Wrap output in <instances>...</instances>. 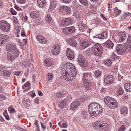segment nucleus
Returning <instances> with one entry per match:
<instances>
[{"label":"nucleus","mask_w":131,"mask_h":131,"mask_svg":"<svg viewBox=\"0 0 131 131\" xmlns=\"http://www.w3.org/2000/svg\"><path fill=\"white\" fill-rule=\"evenodd\" d=\"M79 1L80 3L84 6L87 5L88 3L87 0H79Z\"/></svg>","instance_id":"41"},{"label":"nucleus","mask_w":131,"mask_h":131,"mask_svg":"<svg viewBox=\"0 0 131 131\" xmlns=\"http://www.w3.org/2000/svg\"><path fill=\"white\" fill-rule=\"evenodd\" d=\"M121 112L122 114H126L127 112V108L126 106H123L121 107Z\"/></svg>","instance_id":"32"},{"label":"nucleus","mask_w":131,"mask_h":131,"mask_svg":"<svg viewBox=\"0 0 131 131\" xmlns=\"http://www.w3.org/2000/svg\"><path fill=\"white\" fill-rule=\"evenodd\" d=\"M73 15L76 17L77 19H79L80 18V15L77 10H74L73 11Z\"/></svg>","instance_id":"36"},{"label":"nucleus","mask_w":131,"mask_h":131,"mask_svg":"<svg viewBox=\"0 0 131 131\" xmlns=\"http://www.w3.org/2000/svg\"><path fill=\"white\" fill-rule=\"evenodd\" d=\"M66 55L68 58L70 60H72L74 57V54L70 49H67L66 50Z\"/></svg>","instance_id":"19"},{"label":"nucleus","mask_w":131,"mask_h":131,"mask_svg":"<svg viewBox=\"0 0 131 131\" xmlns=\"http://www.w3.org/2000/svg\"><path fill=\"white\" fill-rule=\"evenodd\" d=\"M17 2L20 4H24L26 2L25 0H16Z\"/></svg>","instance_id":"48"},{"label":"nucleus","mask_w":131,"mask_h":131,"mask_svg":"<svg viewBox=\"0 0 131 131\" xmlns=\"http://www.w3.org/2000/svg\"><path fill=\"white\" fill-rule=\"evenodd\" d=\"M5 67L4 66H0V73L4 72L5 70Z\"/></svg>","instance_id":"47"},{"label":"nucleus","mask_w":131,"mask_h":131,"mask_svg":"<svg viewBox=\"0 0 131 131\" xmlns=\"http://www.w3.org/2000/svg\"><path fill=\"white\" fill-rule=\"evenodd\" d=\"M5 99V97L3 95L0 94V101Z\"/></svg>","instance_id":"52"},{"label":"nucleus","mask_w":131,"mask_h":131,"mask_svg":"<svg viewBox=\"0 0 131 131\" xmlns=\"http://www.w3.org/2000/svg\"><path fill=\"white\" fill-rule=\"evenodd\" d=\"M105 63L107 66H110L112 63V61L110 59H108L105 61Z\"/></svg>","instance_id":"38"},{"label":"nucleus","mask_w":131,"mask_h":131,"mask_svg":"<svg viewBox=\"0 0 131 131\" xmlns=\"http://www.w3.org/2000/svg\"><path fill=\"white\" fill-rule=\"evenodd\" d=\"M28 61H29V60H28L23 62V65H24V66L26 65V64L27 65L28 64Z\"/></svg>","instance_id":"63"},{"label":"nucleus","mask_w":131,"mask_h":131,"mask_svg":"<svg viewBox=\"0 0 131 131\" xmlns=\"http://www.w3.org/2000/svg\"><path fill=\"white\" fill-rule=\"evenodd\" d=\"M81 101H83V100L81 97L76 100L71 104L70 108L73 110H75L79 107L80 103Z\"/></svg>","instance_id":"9"},{"label":"nucleus","mask_w":131,"mask_h":131,"mask_svg":"<svg viewBox=\"0 0 131 131\" xmlns=\"http://www.w3.org/2000/svg\"><path fill=\"white\" fill-rule=\"evenodd\" d=\"M92 80L91 73L90 72H86L83 74L82 80L91 81Z\"/></svg>","instance_id":"12"},{"label":"nucleus","mask_w":131,"mask_h":131,"mask_svg":"<svg viewBox=\"0 0 131 131\" xmlns=\"http://www.w3.org/2000/svg\"><path fill=\"white\" fill-rule=\"evenodd\" d=\"M124 92V91L123 88L121 87H120L118 88L117 92V93L119 95L122 94Z\"/></svg>","instance_id":"37"},{"label":"nucleus","mask_w":131,"mask_h":131,"mask_svg":"<svg viewBox=\"0 0 131 131\" xmlns=\"http://www.w3.org/2000/svg\"><path fill=\"white\" fill-rule=\"evenodd\" d=\"M107 127V124L104 122H102L100 121H96L94 123L93 125V127L95 129H99L101 130L106 129Z\"/></svg>","instance_id":"6"},{"label":"nucleus","mask_w":131,"mask_h":131,"mask_svg":"<svg viewBox=\"0 0 131 131\" xmlns=\"http://www.w3.org/2000/svg\"><path fill=\"white\" fill-rule=\"evenodd\" d=\"M125 47L127 51H131V45L130 44L128 43V44H125Z\"/></svg>","instance_id":"40"},{"label":"nucleus","mask_w":131,"mask_h":131,"mask_svg":"<svg viewBox=\"0 0 131 131\" xmlns=\"http://www.w3.org/2000/svg\"><path fill=\"white\" fill-rule=\"evenodd\" d=\"M119 57L116 55L115 54H113L111 56V58L114 60L119 59Z\"/></svg>","instance_id":"46"},{"label":"nucleus","mask_w":131,"mask_h":131,"mask_svg":"<svg viewBox=\"0 0 131 131\" xmlns=\"http://www.w3.org/2000/svg\"><path fill=\"white\" fill-rule=\"evenodd\" d=\"M36 38L38 42L40 43H46L47 42V39L41 35L36 36Z\"/></svg>","instance_id":"15"},{"label":"nucleus","mask_w":131,"mask_h":131,"mask_svg":"<svg viewBox=\"0 0 131 131\" xmlns=\"http://www.w3.org/2000/svg\"><path fill=\"white\" fill-rule=\"evenodd\" d=\"M125 126L123 125L119 128L118 131H124L125 128Z\"/></svg>","instance_id":"50"},{"label":"nucleus","mask_w":131,"mask_h":131,"mask_svg":"<svg viewBox=\"0 0 131 131\" xmlns=\"http://www.w3.org/2000/svg\"><path fill=\"white\" fill-rule=\"evenodd\" d=\"M16 47V45L14 44H9L7 45L6 47V49L8 51L11 50Z\"/></svg>","instance_id":"31"},{"label":"nucleus","mask_w":131,"mask_h":131,"mask_svg":"<svg viewBox=\"0 0 131 131\" xmlns=\"http://www.w3.org/2000/svg\"><path fill=\"white\" fill-rule=\"evenodd\" d=\"M73 20L72 18L68 17L63 19L61 23V25L63 27H66L72 24Z\"/></svg>","instance_id":"10"},{"label":"nucleus","mask_w":131,"mask_h":131,"mask_svg":"<svg viewBox=\"0 0 131 131\" xmlns=\"http://www.w3.org/2000/svg\"><path fill=\"white\" fill-rule=\"evenodd\" d=\"M72 97L70 95H69L68 96L66 99H65L64 100H66V101H67V103H69L71 101H72Z\"/></svg>","instance_id":"45"},{"label":"nucleus","mask_w":131,"mask_h":131,"mask_svg":"<svg viewBox=\"0 0 131 131\" xmlns=\"http://www.w3.org/2000/svg\"><path fill=\"white\" fill-rule=\"evenodd\" d=\"M13 19L14 20V22L15 24H17L18 22V21L17 18L15 17H13Z\"/></svg>","instance_id":"60"},{"label":"nucleus","mask_w":131,"mask_h":131,"mask_svg":"<svg viewBox=\"0 0 131 131\" xmlns=\"http://www.w3.org/2000/svg\"><path fill=\"white\" fill-rule=\"evenodd\" d=\"M103 48L99 44L96 43L91 48V52L97 56H100L103 52Z\"/></svg>","instance_id":"5"},{"label":"nucleus","mask_w":131,"mask_h":131,"mask_svg":"<svg viewBox=\"0 0 131 131\" xmlns=\"http://www.w3.org/2000/svg\"><path fill=\"white\" fill-rule=\"evenodd\" d=\"M24 101H23L22 102L23 103H24V105L27 107H28L29 106V104L27 102H24Z\"/></svg>","instance_id":"59"},{"label":"nucleus","mask_w":131,"mask_h":131,"mask_svg":"<svg viewBox=\"0 0 131 131\" xmlns=\"http://www.w3.org/2000/svg\"><path fill=\"white\" fill-rule=\"evenodd\" d=\"M44 64L46 66H50L52 65L53 63L50 59L48 58L44 60Z\"/></svg>","instance_id":"24"},{"label":"nucleus","mask_w":131,"mask_h":131,"mask_svg":"<svg viewBox=\"0 0 131 131\" xmlns=\"http://www.w3.org/2000/svg\"><path fill=\"white\" fill-rule=\"evenodd\" d=\"M89 44L88 41H83L82 42L81 44V47H82V49H83L86 47L89 46Z\"/></svg>","instance_id":"28"},{"label":"nucleus","mask_w":131,"mask_h":131,"mask_svg":"<svg viewBox=\"0 0 131 131\" xmlns=\"http://www.w3.org/2000/svg\"><path fill=\"white\" fill-rule=\"evenodd\" d=\"M83 84L85 88L87 89H90L91 86V82L88 81H83Z\"/></svg>","instance_id":"23"},{"label":"nucleus","mask_w":131,"mask_h":131,"mask_svg":"<svg viewBox=\"0 0 131 131\" xmlns=\"http://www.w3.org/2000/svg\"><path fill=\"white\" fill-rule=\"evenodd\" d=\"M62 1L66 3H70L71 2V0H62Z\"/></svg>","instance_id":"62"},{"label":"nucleus","mask_w":131,"mask_h":131,"mask_svg":"<svg viewBox=\"0 0 131 131\" xmlns=\"http://www.w3.org/2000/svg\"><path fill=\"white\" fill-rule=\"evenodd\" d=\"M79 28V30L82 31H85L86 29V25L83 24H81V25H80Z\"/></svg>","instance_id":"33"},{"label":"nucleus","mask_w":131,"mask_h":131,"mask_svg":"<svg viewBox=\"0 0 131 131\" xmlns=\"http://www.w3.org/2000/svg\"><path fill=\"white\" fill-rule=\"evenodd\" d=\"M101 74L102 72L101 71H100L97 70L95 72L94 75L95 76L97 77H99L101 75Z\"/></svg>","instance_id":"42"},{"label":"nucleus","mask_w":131,"mask_h":131,"mask_svg":"<svg viewBox=\"0 0 131 131\" xmlns=\"http://www.w3.org/2000/svg\"><path fill=\"white\" fill-rule=\"evenodd\" d=\"M118 35L119 38V41L121 42H123L127 37L126 34L124 32H119Z\"/></svg>","instance_id":"21"},{"label":"nucleus","mask_w":131,"mask_h":131,"mask_svg":"<svg viewBox=\"0 0 131 131\" xmlns=\"http://www.w3.org/2000/svg\"><path fill=\"white\" fill-rule=\"evenodd\" d=\"M11 13L12 15H16L17 14V13L14 10H11Z\"/></svg>","instance_id":"56"},{"label":"nucleus","mask_w":131,"mask_h":131,"mask_svg":"<svg viewBox=\"0 0 131 131\" xmlns=\"http://www.w3.org/2000/svg\"><path fill=\"white\" fill-rule=\"evenodd\" d=\"M127 41L129 42H131V35L128 36Z\"/></svg>","instance_id":"55"},{"label":"nucleus","mask_w":131,"mask_h":131,"mask_svg":"<svg viewBox=\"0 0 131 131\" xmlns=\"http://www.w3.org/2000/svg\"><path fill=\"white\" fill-rule=\"evenodd\" d=\"M9 39V37L7 35H0V44H4L7 42Z\"/></svg>","instance_id":"14"},{"label":"nucleus","mask_w":131,"mask_h":131,"mask_svg":"<svg viewBox=\"0 0 131 131\" xmlns=\"http://www.w3.org/2000/svg\"><path fill=\"white\" fill-rule=\"evenodd\" d=\"M104 100L105 103L109 108L115 109L118 106V104L116 100L112 97L106 96L104 98Z\"/></svg>","instance_id":"3"},{"label":"nucleus","mask_w":131,"mask_h":131,"mask_svg":"<svg viewBox=\"0 0 131 131\" xmlns=\"http://www.w3.org/2000/svg\"><path fill=\"white\" fill-rule=\"evenodd\" d=\"M75 29V28L74 27L71 26L64 28L62 29V30L64 33L69 34L73 33Z\"/></svg>","instance_id":"13"},{"label":"nucleus","mask_w":131,"mask_h":131,"mask_svg":"<svg viewBox=\"0 0 131 131\" xmlns=\"http://www.w3.org/2000/svg\"><path fill=\"white\" fill-rule=\"evenodd\" d=\"M19 53L17 49H13L8 51L7 53V57L8 60L12 61L18 57Z\"/></svg>","instance_id":"4"},{"label":"nucleus","mask_w":131,"mask_h":131,"mask_svg":"<svg viewBox=\"0 0 131 131\" xmlns=\"http://www.w3.org/2000/svg\"><path fill=\"white\" fill-rule=\"evenodd\" d=\"M57 96L59 98H62L63 97V95L60 92L57 93Z\"/></svg>","instance_id":"51"},{"label":"nucleus","mask_w":131,"mask_h":131,"mask_svg":"<svg viewBox=\"0 0 131 131\" xmlns=\"http://www.w3.org/2000/svg\"><path fill=\"white\" fill-rule=\"evenodd\" d=\"M60 47L59 45H54L52 48V53L54 55H57L59 53Z\"/></svg>","instance_id":"11"},{"label":"nucleus","mask_w":131,"mask_h":131,"mask_svg":"<svg viewBox=\"0 0 131 131\" xmlns=\"http://www.w3.org/2000/svg\"><path fill=\"white\" fill-rule=\"evenodd\" d=\"M11 73L10 71L7 70H5L3 73V75L5 77H9V76L11 74Z\"/></svg>","instance_id":"35"},{"label":"nucleus","mask_w":131,"mask_h":131,"mask_svg":"<svg viewBox=\"0 0 131 131\" xmlns=\"http://www.w3.org/2000/svg\"><path fill=\"white\" fill-rule=\"evenodd\" d=\"M18 44L19 46H21L22 47L24 46V43H23L21 41L19 40L18 41Z\"/></svg>","instance_id":"57"},{"label":"nucleus","mask_w":131,"mask_h":131,"mask_svg":"<svg viewBox=\"0 0 131 131\" xmlns=\"http://www.w3.org/2000/svg\"><path fill=\"white\" fill-rule=\"evenodd\" d=\"M113 80V77L112 75H109L106 77L104 80L105 84H111Z\"/></svg>","instance_id":"16"},{"label":"nucleus","mask_w":131,"mask_h":131,"mask_svg":"<svg viewBox=\"0 0 131 131\" xmlns=\"http://www.w3.org/2000/svg\"><path fill=\"white\" fill-rule=\"evenodd\" d=\"M39 98L38 97H36L35 99V102L37 104L39 103Z\"/></svg>","instance_id":"64"},{"label":"nucleus","mask_w":131,"mask_h":131,"mask_svg":"<svg viewBox=\"0 0 131 131\" xmlns=\"http://www.w3.org/2000/svg\"><path fill=\"white\" fill-rule=\"evenodd\" d=\"M101 34V38L102 39H106L107 37V33L105 32H103Z\"/></svg>","instance_id":"44"},{"label":"nucleus","mask_w":131,"mask_h":131,"mask_svg":"<svg viewBox=\"0 0 131 131\" xmlns=\"http://www.w3.org/2000/svg\"><path fill=\"white\" fill-rule=\"evenodd\" d=\"M104 45L107 48H110L111 49L114 46V44L110 40L107 41L104 43Z\"/></svg>","instance_id":"22"},{"label":"nucleus","mask_w":131,"mask_h":131,"mask_svg":"<svg viewBox=\"0 0 131 131\" xmlns=\"http://www.w3.org/2000/svg\"><path fill=\"white\" fill-rule=\"evenodd\" d=\"M37 2L39 6L41 7H43L46 3L45 0H37Z\"/></svg>","instance_id":"29"},{"label":"nucleus","mask_w":131,"mask_h":131,"mask_svg":"<svg viewBox=\"0 0 131 131\" xmlns=\"http://www.w3.org/2000/svg\"><path fill=\"white\" fill-rule=\"evenodd\" d=\"M62 68V75L64 79L71 81L75 77L76 69L72 64L70 63H66L63 65Z\"/></svg>","instance_id":"1"},{"label":"nucleus","mask_w":131,"mask_h":131,"mask_svg":"<svg viewBox=\"0 0 131 131\" xmlns=\"http://www.w3.org/2000/svg\"><path fill=\"white\" fill-rule=\"evenodd\" d=\"M123 98L125 100L127 99L128 98V95L127 94H125L123 95Z\"/></svg>","instance_id":"58"},{"label":"nucleus","mask_w":131,"mask_h":131,"mask_svg":"<svg viewBox=\"0 0 131 131\" xmlns=\"http://www.w3.org/2000/svg\"><path fill=\"white\" fill-rule=\"evenodd\" d=\"M114 12L117 15H119L121 12V11L117 9V7L115 8Z\"/></svg>","instance_id":"39"},{"label":"nucleus","mask_w":131,"mask_h":131,"mask_svg":"<svg viewBox=\"0 0 131 131\" xmlns=\"http://www.w3.org/2000/svg\"><path fill=\"white\" fill-rule=\"evenodd\" d=\"M68 126L67 123H63L62 125V126L63 128H66Z\"/></svg>","instance_id":"61"},{"label":"nucleus","mask_w":131,"mask_h":131,"mask_svg":"<svg viewBox=\"0 0 131 131\" xmlns=\"http://www.w3.org/2000/svg\"><path fill=\"white\" fill-rule=\"evenodd\" d=\"M78 62L79 64L82 68L88 66L87 60L82 55H79L78 56Z\"/></svg>","instance_id":"8"},{"label":"nucleus","mask_w":131,"mask_h":131,"mask_svg":"<svg viewBox=\"0 0 131 131\" xmlns=\"http://www.w3.org/2000/svg\"><path fill=\"white\" fill-rule=\"evenodd\" d=\"M123 46L122 45L118 44L117 45L116 49L117 52L119 55H121L124 52Z\"/></svg>","instance_id":"17"},{"label":"nucleus","mask_w":131,"mask_h":131,"mask_svg":"<svg viewBox=\"0 0 131 131\" xmlns=\"http://www.w3.org/2000/svg\"><path fill=\"white\" fill-rule=\"evenodd\" d=\"M60 11L61 12L66 11L68 13H70L71 11V9L69 6H63L60 8Z\"/></svg>","instance_id":"20"},{"label":"nucleus","mask_w":131,"mask_h":131,"mask_svg":"<svg viewBox=\"0 0 131 131\" xmlns=\"http://www.w3.org/2000/svg\"><path fill=\"white\" fill-rule=\"evenodd\" d=\"M30 15L31 18L35 19L37 18L38 15L37 13L35 12H33L30 13Z\"/></svg>","instance_id":"34"},{"label":"nucleus","mask_w":131,"mask_h":131,"mask_svg":"<svg viewBox=\"0 0 131 131\" xmlns=\"http://www.w3.org/2000/svg\"><path fill=\"white\" fill-rule=\"evenodd\" d=\"M67 101L66 100H63L60 101V103L59 104V107L63 109L65 108L66 106Z\"/></svg>","instance_id":"25"},{"label":"nucleus","mask_w":131,"mask_h":131,"mask_svg":"<svg viewBox=\"0 0 131 131\" xmlns=\"http://www.w3.org/2000/svg\"><path fill=\"white\" fill-rule=\"evenodd\" d=\"M48 78L49 79V80H50L52 79V75L50 73H48L47 75Z\"/></svg>","instance_id":"49"},{"label":"nucleus","mask_w":131,"mask_h":131,"mask_svg":"<svg viewBox=\"0 0 131 131\" xmlns=\"http://www.w3.org/2000/svg\"><path fill=\"white\" fill-rule=\"evenodd\" d=\"M52 19L51 15L49 14H47L45 18V21L46 23L49 24L51 22Z\"/></svg>","instance_id":"30"},{"label":"nucleus","mask_w":131,"mask_h":131,"mask_svg":"<svg viewBox=\"0 0 131 131\" xmlns=\"http://www.w3.org/2000/svg\"><path fill=\"white\" fill-rule=\"evenodd\" d=\"M81 114L82 116L84 118H86L88 117V114L86 112H82L81 113Z\"/></svg>","instance_id":"43"},{"label":"nucleus","mask_w":131,"mask_h":131,"mask_svg":"<svg viewBox=\"0 0 131 131\" xmlns=\"http://www.w3.org/2000/svg\"><path fill=\"white\" fill-rule=\"evenodd\" d=\"M68 42L70 46L74 47L77 45L76 40L72 38H69L67 39Z\"/></svg>","instance_id":"18"},{"label":"nucleus","mask_w":131,"mask_h":131,"mask_svg":"<svg viewBox=\"0 0 131 131\" xmlns=\"http://www.w3.org/2000/svg\"><path fill=\"white\" fill-rule=\"evenodd\" d=\"M10 28L9 24L4 20L0 21V28L3 31L7 32L9 31Z\"/></svg>","instance_id":"7"},{"label":"nucleus","mask_w":131,"mask_h":131,"mask_svg":"<svg viewBox=\"0 0 131 131\" xmlns=\"http://www.w3.org/2000/svg\"><path fill=\"white\" fill-rule=\"evenodd\" d=\"M57 4V3L55 1H53L51 2L50 4L49 8L51 10H53L56 7Z\"/></svg>","instance_id":"26"},{"label":"nucleus","mask_w":131,"mask_h":131,"mask_svg":"<svg viewBox=\"0 0 131 131\" xmlns=\"http://www.w3.org/2000/svg\"><path fill=\"white\" fill-rule=\"evenodd\" d=\"M128 16H131V14L128 12H127L124 15V16L125 18Z\"/></svg>","instance_id":"53"},{"label":"nucleus","mask_w":131,"mask_h":131,"mask_svg":"<svg viewBox=\"0 0 131 131\" xmlns=\"http://www.w3.org/2000/svg\"><path fill=\"white\" fill-rule=\"evenodd\" d=\"M124 88L127 92L131 91V84L126 83L124 85Z\"/></svg>","instance_id":"27"},{"label":"nucleus","mask_w":131,"mask_h":131,"mask_svg":"<svg viewBox=\"0 0 131 131\" xmlns=\"http://www.w3.org/2000/svg\"><path fill=\"white\" fill-rule=\"evenodd\" d=\"M102 107L97 103L90 104L89 106V111L90 115L96 117L98 115L99 112H101Z\"/></svg>","instance_id":"2"},{"label":"nucleus","mask_w":131,"mask_h":131,"mask_svg":"<svg viewBox=\"0 0 131 131\" xmlns=\"http://www.w3.org/2000/svg\"><path fill=\"white\" fill-rule=\"evenodd\" d=\"M99 60H94L93 61V63L95 65H98L99 63Z\"/></svg>","instance_id":"54"}]
</instances>
